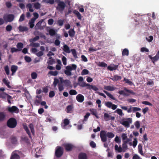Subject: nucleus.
I'll list each match as a JSON object with an SVG mask.
<instances>
[{
    "label": "nucleus",
    "instance_id": "1",
    "mask_svg": "<svg viewBox=\"0 0 159 159\" xmlns=\"http://www.w3.org/2000/svg\"><path fill=\"white\" fill-rule=\"evenodd\" d=\"M77 66L75 64L68 65L66 67V70L64 71L65 74L68 76H70L72 75L71 71L75 70L77 68Z\"/></svg>",
    "mask_w": 159,
    "mask_h": 159
},
{
    "label": "nucleus",
    "instance_id": "2",
    "mask_svg": "<svg viewBox=\"0 0 159 159\" xmlns=\"http://www.w3.org/2000/svg\"><path fill=\"white\" fill-rule=\"evenodd\" d=\"M17 124L16 120L14 118H10L7 121V125L10 128H15Z\"/></svg>",
    "mask_w": 159,
    "mask_h": 159
},
{
    "label": "nucleus",
    "instance_id": "3",
    "mask_svg": "<svg viewBox=\"0 0 159 159\" xmlns=\"http://www.w3.org/2000/svg\"><path fill=\"white\" fill-rule=\"evenodd\" d=\"M66 7V4L63 1H61L58 2L57 6L56 7L57 11L62 13Z\"/></svg>",
    "mask_w": 159,
    "mask_h": 159
},
{
    "label": "nucleus",
    "instance_id": "4",
    "mask_svg": "<svg viewBox=\"0 0 159 159\" xmlns=\"http://www.w3.org/2000/svg\"><path fill=\"white\" fill-rule=\"evenodd\" d=\"M63 153V149L60 146H57L55 151V155L57 158L61 157Z\"/></svg>",
    "mask_w": 159,
    "mask_h": 159
},
{
    "label": "nucleus",
    "instance_id": "5",
    "mask_svg": "<svg viewBox=\"0 0 159 159\" xmlns=\"http://www.w3.org/2000/svg\"><path fill=\"white\" fill-rule=\"evenodd\" d=\"M124 90H120L118 92L119 93L120 95H123L124 96H128L129 95L128 94L125 93L124 91L127 92V93H130L132 94H135V93H134L132 90H129L127 89L126 88L124 87Z\"/></svg>",
    "mask_w": 159,
    "mask_h": 159
},
{
    "label": "nucleus",
    "instance_id": "6",
    "mask_svg": "<svg viewBox=\"0 0 159 159\" xmlns=\"http://www.w3.org/2000/svg\"><path fill=\"white\" fill-rule=\"evenodd\" d=\"M132 119L131 118H128L125 120H123L120 122V124L126 127L129 128L130 126V124L132 123Z\"/></svg>",
    "mask_w": 159,
    "mask_h": 159
},
{
    "label": "nucleus",
    "instance_id": "7",
    "mask_svg": "<svg viewBox=\"0 0 159 159\" xmlns=\"http://www.w3.org/2000/svg\"><path fill=\"white\" fill-rule=\"evenodd\" d=\"M14 15L11 14L4 15L3 16L4 20L8 22H11L14 20Z\"/></svg>",
    "mask_w": 159,
    "mask_h": 159
},
{
    "label": "nucleus",
    "instance_id": "8",
    "mask_svg": "<svg viewBox=\"0 0 159 159\" xmlns=\"http://www.w3.org/2000/svg\"><path fill=\"white\" fill-rule=\"evenodd\" d=\"M100 137L101 141L103 142H105L107 140V132L105 130H102L100 133Z\"/></svg>",
    "mask_w": 159,
    "mask_h": 159
},
{
    "label": "nucleus",
    "instance_id": "9",
    "mask_svg": "<svg viewBox=\"0 0 159 159\" xmlns=\"http://www.w3.org/2000/svg\"><path fill=\"white\" fill-rule=\"evenodd\" d=\"M63 146L65 148L67 151H70L72 150L74 148V146L71 143H65L63 144Z\"/></svg>",
    "mask_w": 159,
    "mask_h": 159
},
{
    "label": "nucleus",
    "instance_id": "10",
    "mask_svg": "<svg viewBox=\"0 0 159 159\" xmlns=\"http://www.w3.org/2000/svg\"><path fill=\"white\" fill-rule=\"evenodd\" d=\"M105 105L108 108H111L113 110H115L116 109L117 106L113 104L111 102H107L105 103Z\"/></svg>",
    "mask_w": 159,
    "mask_h": 159
},
{
    "label": "nucleus",
    "instance_id": "11",
    "mask_svg": "<svg viewBox=\"0 0 159 159\" xmlns=\"http://www.w3.org/2000/svg\"><path fill=\"white\" fill-rule=\"evenodd\" d=\"M8 111L11 113L15 112L18 113L19 112V109L16 106H13L12 107H9L7 109Z\"/></svg>",
    "mask_w": 159,
    "mask_h": 159
},
{
    "label": "nucleus",
    "instance_id": "12",
    "mask_svg": "<svg viewBox=\"0 0 159 159\" xmlns=\"http://www.w3.org/2000/svg\"><path fill=\"white\" fill-rule=\"evenodd\" d=\"M60 81L61 83H63L65 86L66 87H69L71 84V82L70 80H63L62 78L60 77Z\"/></svg>",
    "mask_w": 159,
    "mask_h": 159
},
{
    "label": "nucleus",
    "instance_id": "13",
    "mask_svg": "<svg viewBox=\"0 0 159 159\" xmlns=\"http://www.w3.org/2000/svg\"><path fill=\"white\" fill-rule=\"evenodd\" d=\"M76 100L79 102H83L84 99V98L83 95L81 94H78L76 97Z\"/></svg>",
    "mask_w": 159,
    "mask_h": 159
},
{
    "label": "nucleus",
    "instance_id": "14",
    "mask_svg": "<svg viewBox=\"0 0 159 159\" xmlns=\"http://www.w3.org/2000/svg\"><path fill=\"white\" fill-rule=\"evenodd\" d=\"M112 66H107L108 70L110 71H113L117 70L118 68V65H115L113 64L111 65Z\"/></svg>",
    "mask_w": 159,
    "mask_h": 159
},
{
    "label": "nucleus",
    "instance_id": "15",
    "mask_svg": "<svg viewBox=\"0 0 159 159\" xmlns=\"http://www.w3.org/2000/svg\"><path fill=\"white\" fill-rule=\"evenodd\" d=\"M78 159H88L87 154L84 152L80 153L78 156Z\"/></svg>",
    "mask_w": 159,
    "mask_h": 159
},
{
    "label": "nucleus",
    "instance_id": "16",
    "mask_svg": "<svg viewBox=\"0 0 159 159\" xmlns=\"http://www.w3.org/2000/svg\"><path fill=\"white\" fill-rule=\"evenodd\" d=\"M11 69L12 72L11 75H13L17 70L18 66L15 65H12L11 67Z\"/></svg>",
    "mask_w": 159,
    "mask_h": 159
},
{
    "label": "nucleus",
    "instance_id": "17",
    "mask_svg": "<svg viewBox=\"0 0 159 159\" xmlns=\"http://www.w3.org/2000/svg\"><path fill=\"white\" fill-rule=\"evenodd\" d=\"M104 89L109 91H113L114 90L116 89V88L110 85H108L104 86Z\"/></svg>",
    "mask_w": 159,
    "mask_h": 159
},
{
    "label": "nucleus",
    "instance_id": "18",
    "mask_svg": "<svg viewBox=\"0 0 159 159\" xmlns=\"http://www.w3.org/2000/svg\"><path fill=\"white\" fill-rule=\"evenodd\" d=\"M2 81L8 88H12L11 86L10 85V82L8 81V80H7L5 78H4L2 79Z\"/></svg>",
    "mask_w": 159,
    "mask_h": 159
},
{
    "label": "nucleus",
    "instance_id": "19",
    "mask_svg": "<svg viewBox=\"0 0 159 159\" xmlns=\"http://www.w3.org/2000/svg\"><path fill=\"white\" fill-rule=\"evenodd\" d=\"M19 30L22 32L24 31H27L28 30V28L27 27L23 26L21 25H20L18 27Z\"/></svg>",
    "mask_w": 159,
    "mask_h": 159
},
{
    "label": "nucleus",
    "instance_id": "20",
    "mask_svg": "<svg viewBox=\"0 0 159 159\" xmlns=\"http://www.w3.org/2000/svg\"><path fill=\"white\" fill-rule=\"evenodd\" d=\"M63 50L66 53H70V49L69 47L66 44H65L64 45Z\"/></svg>",
    "mask_w": 159,
    "mask_h": 159
},
{
    "label": "nucleus",
    "instance_id": "21",
    "mask_svg": "<svg viewBox=\"0 0 159 159\" xmlns=\"http://www.w3.org/2000/svg\"><path fill=\"white\" fill-rule=\"evenodd\" d=\"M43 21V20L42 19L39 21L36 24L35 28V30H38L40 29L42 23Z\"/></svg>",
    "mask_w": 159,
    "mask_h": 159
},
{
    "label": "nucleus",
    "instance_id": "22",
    "mask_svg": "<svg viewBox=\"0 0 159 159\" xmlns=\"http://www.w3.org/2000/svg\"><path fill=\"white\" fill-rule=\"evenodd\" d=\"M115 149L116 151H117L118 152H121L123 150V149L121 147V146L120 145L118 147L117 144H116L115 146Z\"/></svg>",
    "mask_w": 159,
    "mask_h": 159
},
{
    "label": "nucleus",
    "instance_id": "23",
    "mask_svg": "<svg viewBox=\"0 0 159 159\" xmlns=\"http://www.w3.org/2000/svg\"><path fill=\"white\" fill-rule=\"evenodd\" d=\"M122 77L121 76H118L117 75H114L111 79L114 81H116L121 80Z\"/></svg>",
    "mask_w": 159,
    "mask_h": 159
},
{
    "label": "nucleus",
    "instance_id": "24",
    "mask_svg": "<svg viewBox=\"0 0 159 159\" xmlns=\"http://www.w3.org/2000/svg\"><path fill=\"white\" fill-rule=\"evenodd\" d=\"M68 32L70 36L71 37H73L75 35V32L74 31V29H70Z\"/></svg>",
    "mask_w": 159,
    "mask_h": 159
},
{
    "label": "nucleus",
    "instance_id": "25",
    "mask_svg": "<svg viewBox=\"0 0 159 159\" xmlns=\"http://www.w3.org/2000/svg\"><path fill=\"white\" fill-rule=\"evenodd\" d=\"M103 92L110 98L114 100H116V98L113 96L106 91L104 90Z\"/></svg>",
    "mask_w": 159,
    "mask_h": 159
},
{
    "label": "nucleus",
    "instance_id": "26",
    "mask_svg": "<svg viewBox=\"0 0 159 159\" xmlns=\"http://www.w3.org/2000/svg\"><path fill=\"white\" fill-rule=\"evenodd\" d=\"M9 95L5 92L0 93V98L3 99H6Z\"/></svg>",
    "mask_w": 159,
    "mask_h": 159
},
{
    "label": "nucleus",
    "instance_id": "27",
    "mask_svg": "<svg viewBox=\"0 0 159 159\" xmlns=\"http://www.w3.org/2000/svg\"><path fill=\"white\" fill-rule=\"evenodd\" d=\"M78 84L81 87H84L88 86L89 85V84L88 83H86L84 81L78 83Z\"/></svg>",
    "mask_w": 159,
    "mask_h": 159
},
{
    "label": "nucleus",
    "instance_id": "28",
    "mask_svg": "<svg viewBox=\"0 0 159 159\" xmlns=\"http://www.w3.org/2000/svg\"><path fill=\"white\" fill-rule=\"evenodd\" d=\"M89 111H90L91 114L92 115L95 116L97 118H98V117L97 115V112L93 108H91L90 109Z\"/></svg>",
    "mask_w": 159,
    "mask_h": 159
},
{
    "label": "nucleus",
    "instance_id": "29",
    "mask_svg": "<svg viewBox=\"0 0 159 159\" xmlns=\"http://www.w3.org/2000/svg\"><path fill=\"white\" fill-rule=\"evenodd\" d=\"M26 8L29 9V11L30 12L34 11V10L32 8V5L30 3H28L26 6Z\"/></svg>",
    "mask_w": 159,
    "mask_h": 159
},
{
    "label": "nucleus",
    "instance_id": "30",
    "mask_svg": "<svg viewBox=\"0 0 159 159\" xmlns=\"http://www.w3.org/2000/svg\"><path fill=\"white\" fill-rule=\"evenodd\" d=\"M73 108V106L72 105H69L67 106L66 110L67 113H69L72 111Z\"/></svg>",
    "mask_w": 159,
    "mask_h": 159
},
{
    "label": "nucleus",
    "instance_id": "31",
    "mask_svg": "<svg viewBox=\"0 0 159 159\" xmlns=\"http://www.w3.org/2000/svg\"><path fill=\"white\" fill-rule=\"evenodd\" d=\"M5 118V115L4 112H0V121H2Z\"/></svg>",
    "mask_w": 159,
    "mask_h": 159
},
{
    "label": "nucleus",
    "instance_id": "32",
    "mask_svg": "<svg viewBox=\"0 0 159 159\" xmlns=\"http://www.w3.org/2000/svg\"><path fill=\"white\" fill-rule=\"evenodd\" d=\"M35 20V19L33 18L31 19V21L29 22V25H30V27L31 28H32L34 26V23Z\"/></svg>",
    "mask_w": 159,
    "mask_h": 159
},
{
    "label": "nucleus",
    "instance_id": "33",
    "mask_svg": "<svg viewBox=\"0 0 159 159\" xmlns=\"http://www.w3.org/2000/svg\"><path fill=\"white\" fill-rule=\"evenodd\" d=\"M88 89H92L93 90L97 91L98 90V88L95 85H91L89 84V85L88 87Z\"/></svg>",
    "mask_w": 159,
    "mask_h": 159
},
{
    "label": "nucleus",
    "instance_id": "34",
    "mask_svg": "<svg viewBox=\"0 0 159 159\" xmlns=\"http://www.w3.org/2000/svg\"><path fill=\"white\" fill-rule=\"evenodd\" d=\"M122 54L123 56H128L129 54V50L126 48H125L122 51Z\"/></svg>",
    "mask_w": 159,
    "mask_h": 159
},
{
    "label": "nucleus",
    "instance_id": "35",
    "mask_svg": "<svg viewBox=\"0 0 159 159\" xmlns=\"http://www.w3.org/2000/svg\"><path fill=\"white\" fill-rule=\"evenodd\" d=\"M20 157L17 154L14 153L12 154L11 157L10 159H19Z\"/></svg>",
    "mask_w": 159,
    "mask_h": 159
},
{
    "label": "nucleus",
    "instance_id": "36",
    "mask_svg": "<svg viewBox=\"0 0 159 159\" xmlns=\"http://www.w3.org/2000/svg\"><path fill=\"white\" fill-rule=\"evenodd\" d=\"M16 47L17 49L20 50V51L24 47L23 44L20 42L18 43L16 45Z\"/></svg>",
    "mask_w": 159,
    "mask_h": 159
},
{
    "label": "nucleus",
    "instance_id": "37",
    "mask_svg": "<svg viewBox=\"0 0 159 159\" xmlns=\"http://www.w3.org/2000/svg\"><path fill=\"white\" fill-rule=\"evenodd\" d=\"M11 142L12 143L16 144L17 142V139L16 137L11 136Z\"/></svg>",
    "mask_w": 159,
    "mask_h": 159
},
{
    "label": "nucleus",
    "instance_id": "38",
    "mask_svg": "<svg viewBox=\"0 0 159 159\" xmlns=\"http://www.w3.org/2000/svg\"><path fill=\"white\" fill-rule=\"evenodd\" d=\"M29 127L30 129L31 132L33 135H34L35 134V131L34 130V127L33 125L32 124H30L29 125Z\"/></svg>",
    "mask_w": 159,
    "mask_h": 159
},
{
    "label": "nucleus",
    "instance_id": "39",
    "mask_svg": "<svg viewBox=\"0 0 159 159\" xmlns=\"http://www.w3.org/2000/svg\"><path fill=\"white\" fill-rule=\"evenodd\" d=\"M138 150L139 152L142 155H143V151L142 150V146L140 144H139L138 146Z\"/></svg>",
    "mask_w": 159,
    "mask_h": 159
},
{
    "label": "nucleus",
    "instance_id": "40",
    "mask_svg": "<svg viewBox=\"0 0 159 159\" xmlns=\"http://www.w3.org/2000/svg\"><path fill=\"white\" fill-rule=\"evenodd\" d=\"M39 36H36L34 38L30 39V42L31 43H34L39 39Z\"/></svg>",
    "mask_w": 159,
    "mask_h": 159
},
{
    "label": "nucleus",
    "instance_id": "41",
    "mask_svg": "<svg viewBox=\"0 0 159 159\" xmlns=\"http://www.w3.org/2000/svg\"><path fill=\"white\" fill-rule=\"evenodd\" d=\"M34 4V7L36 9H39L41 7V4L38 2L35 3Z\"/></svg>",
    "mask_w": 159,
    "mask_h": 159
},
{
    "label": "nucleus",
    "instance_id": "42",
    "mask_svg": "<svg viewBox=\"0 0 159 159\" xmlns=\"http://www.w3.org/2000/svg\"><path fill=\"white\" fill-rule=\"evenodd\" d=\"M110 116L107 113H105L104 114V118L105 120L107 121L110 120Z\"/></svg>",
    "mask_w": 159,
    "mask_h": 159
},
{
    "label": "nucleus",
    "instance_id": "43",
    "mask_svg": "<svg viewBox=\"0 0 159 159\" xmlns=\"http://www.w3.org/2000/svg\"><path fill=\"white\" fill-rule=\"evenodd\" d=\"M115 112H116L118 115L120 116L124 115L122 112V111L120 109H117L115 111Z\"/></svg>",
    "mask_w": 159,
    "mask_h": 159
},
{
    "label": "nucleus",
    "instance_id": "44",
    "mask_svg": "<svg viewBox=\"0 0 159 159\" xmlns=\"http://www.w3.org/2000/svg\"><path fill=\"white\" fill-rule=\"evenodd\" d=\"M71 51L73 57L75 58H77V54L76 50L74 49H71Z\"/></svg>",
    "mask_w": 159,
    "mask_h": 159
},
{
    "label": "nucleus",
    "instance_id": "45",
    "mask_svg": "<svg viewBox=\"0 0 159 159\" xmlns=\"http://www.w3.org/2000/svg\"><path fill=\"white\" fill-rule=\"evenodd\" d=\"M5 71L7 75H8L10 74V70L9 66L8 65L6 66L4 68Z\"/></svg>",
    "mask_w": 159,
    "mask_h": 159
},
{
    "label": "nucleus",
    "instance_id": "46",
    "mask_svg": "<svg viewBox=\"0 0 159 159\" xmlns=\"http://www.w3.org/2000/svg\"><path fill=\"white\" fill-rule=\"evenodd\" d=\"M30 46L33 47L37 48L39 46V44L38 43H31Z\"/></svg>",
    "mask_w": 159,
    "mask_h": 159
},
{
    "label": "nucleus",
    "instance_id": "47",
    "mask_svg": "<svg viewBox=\"0 0 159 159\" xmlns=\"http://www.w3.org/2000/svg\"><path fill=\"white\" fill-rule=\"evenodd\" d=\"M107 136L109 138H112L115 136V135L113 133L110 132L107 133Z\"/></svg>",
    "mask_w": 159,
    "mask_h": 159
},
{
    "label": "nucleus",
    "instance_id": "48",
    "mask_svg": "<svg viewBox=\"0 0 159 159\" xmlns=\"http://www.w3.org/2000/svg\"><path fill=\"white\" fill-rule=\"evenodd\" d=\"M69 94L71 95H76L77 94V92L75 90L71 89L69 92Z\"/></svg>",
    "mask_w": 159,
    "mask_h": 159
},
{
    "label": "nucleus",
    "instance_id": "49",
    "mask_svg": "<svg viewBox=\"0 0 159 159\" xmlns=\"http://www.w3.org/2000/svg\"><path fill=\"white\" fill-rule=\"evenodd\" d=\"M58 74V72L57 71H50L48 73V74H50L51 75L53 76H56Z\"/></svg>",
    "mask_w": 159,
    "mask_h": 159
},
{
    "label": "nucleus",
    "instance_id": "50",
    "mask_svg": "<svg viewBox=\"0 0 159 159\" xmlns=\"http://www.w3.org/2000/svg\"><path fill=\"white\" fill-rule=\"evenodd\" d=\"M89 71L86 69H83L81 73V74L82 75H87L89 73Z\"/></svg>",
    "mask_w": 159,
    "mask_h": 159
},
{
    "label": "nucleus",
    "instance_id": "51",
    "mask_svg": "<svg viewBox=\"0 0 159 159\" xmlns=\"http://www.w3.org/2000/svg\"><path fill=\"white\" fill-rule=\"evenodd\" d=\"M31 77L33 79H35L37 77V74L35 72H33L31 74Z\"/></svg>",
    "mask_w": 159,
    "mask_h": 159
},
{
    "label": "nucleus",
    "instance_id": "52",
    "mask_svg": "<svg viewBox=\"0 0 159 159\" xmlns=\"http://www.w3.org/2000/svg\"><path fill=\"white\" fill-rule=\"evenodd\" d=\"M59 80L57 78H54V82H53V85L54 88L57 86V84L59 83Z\"/></svg>",
    "mask_w": 159,
    "mask_h": 159
},
{
    "label": "nucleus",
    "instance_id": "53",
    "mask_svg": "<svg viewBox=\"0 0 159 159\" xmlns=\"http://www.w3.org/2000/svg\"><path fill=\"white\" fill-rule=\"evenodd\" d=\"M49 33L51 36H53L56 34L55 31L53 29H51L49 30Z\"/></svg>",
    "mask_w": 159,
    "mask_h": 159
},
{
    "label": "nucleus",
    "instance_id": "54",
    "mask_svg": "<svg viewBox=\"0 0 159 159\" xmlns=\"http://www.w3.org/2000/svg\"><path fill=\"white\" fill-rule=\"evenodd\" d=\"M20 51V50L17 49L13 47L11 48V52L12 53H13L15 52H16L18 51Z\"/></svg>",
    "mask_w": 159,
    "mask_h": 159
},
{
    "label": "nucleus",
    "instance_id": "55",
    "mask_svg": "<svg viewBox=\"0 0 159 159\" xmlns=\"http://www.w3.org/2000/svg\"><path fill=\"white\" fill-rule=\"evenodd\" d=\"M64 23V20H58L57 21V24H58L59 26H62L63 25Z\"/></svg>",
    "mask_w": 159,
    "mask_h": 159
},
{
    "label": "nucleus",
    "instance_id": "56",
    "mask_svg": "<svg viewBox=\"0 0 159 159\" xmlns=\"http://www.w3.org/2000/svg\"><path fill=\"white\" fill-rule=\"evenodd\" d=\"M107 66V64L103 62H99V66L101 67H106Z\"/></svg>",
    "mask_w": 159,
    "mask_h": 159
},
{
    "label": "nucleus",
    "instance_id": "57",
    "mask_svg": "<svg viewBox=\"0 0 159 159\" xmlns=\"http://www.w3.org/2000/svg\"><path fill=\"white\" fill-rule=\"evenodd\" d=\"M64 127L68 125L70 123L69 120L67 119H65L64 120Z\"/></svg>",
    "mask_w": 159,
    "mask_h": 159
},
{
    "label": "nucleus",
    "instance_id": "58",
    "mask_svg": "<svg viewBox=\"0 0 159 159\" xmlns=\"http://www.w3.org/2000/svg\"><path fill=\"white\" fill-rule=\"evenodd\" d=\"M25 61L27 62H30L31 61V58L27 56H25Z\"/></svg>",
    "mask_w": 159,
    "mask_h": 159
},
{
    "label": "nucleus",
    "instance_id": "59",
    "mask_svg": "<svg viewBox=\"0 0 159 159\" xmlns=\"http://www.w3.org/2000/svg\"><path fill=\"white\" fill-rule=\"evenodd\" d=\"M12 27L11 25H8L6 27V30L8 32L10 31L12 29Z\"/></svg>",
    "mask_w": 159,
    "mask_h": 159
},
{
    "label": "nucleus",
    "instance_id": "60",
    "mask_svg": "<svg viewBox=\"0 0 159 159\" xmlns=\"http://www.w3.org/2000/svg\"><path fill=\"white\" fill-rule=\"evenodd\" d=\"M62 62L63 63V64L64 65H66L67 64V62H66L67 59H66V57L64 56H63L62 58Z\"/></svg>",
    "mask_w": 159,
    "mask_h": 159
},
{
    "label": "nucleus",
    "instance_id": "61",
    "mask_svg": "<svg viewBox=\"0 0 159 159\" xmlns=\"http://www.w3.org/2000/svg\"><path fill=\"white\" fill-rule=\"evenodd\" d=\"M115 141L117 143H120L121 142L120 139L117 136H116L115 139Z\"/></svg>",
    "mask_w": 159,
    "mask_h": 159
},
{
    "label": "nucleus",
    "instance_id": "62",
    "mask_svg": "<svg viewBox=\"0 0 159 159\" xmlns=\"http://www.w3.org/2000/svg\"><path fill=\"white\" fill-rule=\"evenodd\" d=\"M137 129L139 128L140 126V122L139 121H136L134 123Z\"/></svg>",
    "mask_w": 159,
    "mask_h": 159
},
{
    "label": "nucleus",
    "instance_id": "63",
    "mask_svg": "<svg viewBox=\"0 0 159 159\" xmlns=\"http://www.w3.org/2000/svg\"><path fill=\"white\" fill-rule=\"evenodd\" d=\"M41 100L40 99H36L34 101V103L37 106H39L41 103Z\"/></svg>",
    "mask_w": 159,
    "mask_h": 159
},
{
    "label": "nucleus",
    "instance_id": "64",
    "mask_svg": "<svg viewBox=\"0 0 159 159\" xmlns=\"http://www.w3.org/2000/svg\"><path fill=\"white\" fill-rule=\"evenodd\" d=\"M121 138L123 140H125L128 137L126 134L123 133L122 134Z\"/></svg>",
    "mask_w": 159,
    "mask_h": 159
}]
</instances>
